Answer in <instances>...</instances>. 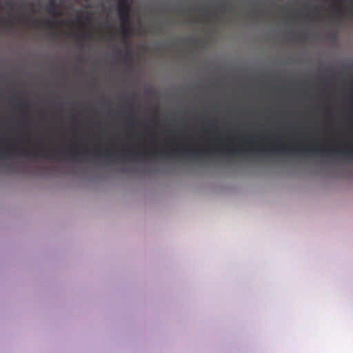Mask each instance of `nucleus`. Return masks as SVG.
I'll return each instance as SVG.
<instances>
[{
    "label": "nucleus",
    "mask_w": 353,
    "mask_h": 353,
    "mask_svg": "<svg viewBox=\"0 0 353 353\" xmlns=\"http://www.w3.org/2000/svg\"><path fill=\"white\" fill-rule=\"evenodd\" d=\"M271 139L269 135H257L254 141L256 147L254 152L257 155H269L273 151H283L284 152H290L291 154H303V152H310V154H336L341 157H347L352 158L353 157V149L350 148H343L342 149H336V148H327V149H319V148H287L285 145L279 146L274 142H272L270 146L261 148V144L267 143Z\"/></svg>",
    "instance_id": "1"
},
{
    "label": "nucleus",
    "mask_w": 353,
    "mask_h": 353,
    "mask_svg": "<svg viewBox=\"0 0 353 353\" xmlns=\"http://www.w3.org/2000/svg\"><path fill=\"white\" fill-rule=\"evenodd\" d=\"M216 141L219 143L220 147L213 150H199V149H194L192 152V155L194 157H200V155L214 154L219 157H232V155L235 154L234 145L230 135L227 134L225 137L216 135Z\"/></svg>",
    "instance_id": "2"
},
{
    "label": "nucleus",
    "mask_w": 353,
    "mask_h": 353,
    "mask_svg": "<svg viewBox=\"0 0 353 353\" xmlns=\"http://www.w3.org/2000/svg\"><path fill=\"white\" fill-rule=\"evenodd\" d=\"M199 11V18L196 19V22L210 21L212 18L219 21L222 17L232 12V5L230 0H221L212 11L210 8H201Z\"/></svg>",
    "instance_id": "3"
},
{
    "label": "nucleus",
    "mask_w": 353,
    "mask_h": 353,
    "mask_svg": "<svg viewBox=\"0 0 353 353\" xmlns=\"http://www.w3.org/2000/svg\"><path fill=\"white\" fill-rule=\"evenodd\" d=\"M117 12H119V17H120V22H121V32L124 36V42L125 37H128L130 34V7L129 6V1L128 0H119L117 1Z\"/></svg>",
    "instance_id": "4"
},
{
    "label": "nucleus",
    "mask_w": 353,
    "mask_h": 353,
    "mask_svg": "<svg viewBox=\"0 0 353 353\" xmlns=\"http://www.w3.org/2000/svg\"><path fill=\"white\" fill-rule=\"evenodd\" d=\"M20 153L23 157H38L39 158H59L60 152L57 150H52V149H42V148H38L36 150H29V149H22L20 150Z\"/></svg>",
    "instance_id": "5"
},
{
    "label": "nucleus",
    "mask_w": 353,
    "mask_h": 353,
    "mask_svg": "<svg viewBox=\"0 0 353 353\" xmlns=\"http://www.w3.org/2000/svg\"><path fill=\"white\" fill-rule=\"evenodd\" d=\"M241 94H239V99ZM237 154L239 158L243 157V105L239 101V121H238V149Z\"/></svg>",
    "instance_id": "6"
},
{
    "label": "nucleus",
    "mask_w": 353,
    "mask_h": 353,
    "mask_svg": "<svg viewBox=\"0 0 353 353\" xmlns=\"http://www.w3.org/2000/svg\"><path fill=\"white\" fill-rule=\"evenodd\" d=\"M34 21L36 23H39L41 24L42 26H48L51 28H53L55 26H64V25L70 23V22L65 21L63 20H58L56 21H53L50 19H46V20L34 19Z\"/></svg>",
    "instance_id": "7"
},
{
    "label": "nucleus",
    "mask_w": 353,
    "mask_h": 353,
    "mask_svg": "<svg viewBox=\"0 0 353 353\" xmlns=\"http://www.w3.org/2000/svg\"><path fill=\"white\" fill-rule=\"evenodd\" d=\"M47 11L49 14L55 17H59L61 12L59 10V5L55 0H49Z\"/></svg>",
    "instance_id": "8"
},
{
    "label": "nucleus",
    "mask_w": 353,
    "mask_h": 353,
    "mask_svg": "<svg viewBox=\"0 0 353 353\" xmlns=\"http://www.w3.org/2000/svg\"><path fill=\"white\" fill-rule=\"evenodd\" d=\"M152 154V155H166L167 157H170V154H168V153H165V152H162L160 154H158L157 150H150V152H145V153H140V152H135L134 153V157L135 158H138V157H141V155L144 156V158L145 159H148V154Z\"/></svg>",
    "instance_id": "9"
},
{
    "label": "nucleus",
    "mask_w": 353,
    "mask_h": 353,
    "mask_svg": "<svg viewBox=\"0 0 353 353\" xmlns=\"http://www.w3.org/2000/svg\"><path fill=\"white\" fill-rule=\"evenodd\" d=\"M333 1L334 3V6L336 8V14L337 16H341L343 14L342 5L343 3L344 0H329Z\"/></svg>",
    "instance_id": "10"
},
{
    "label": "nucleus",
    "mask_w": 353,
    "mask_h": 353,
    "mask_svg": "<svg viewBox=\"0 0 353 353\" xmlns=\"http://www.w3.org/2000/svg\"><path fill=\"white\" fill-rule=\"evenodd\" d=\"M81 155H82V153L81 152H78V150H74V149H71L68 152V158H72V157H77V158L78 159H80Z\"/></svg>",
    "instance_id": "11"
},
{
    "label": "nucleus",
    "mask_w": 353,
    "mask_h": 353,
    "mask_svg": "<svg viewBox=\"0 0 353 353\" xmlns=\"http://www.w3.org/2000/svg\"><path fill=\"white\" fill-rule=\"evenodd\" d=\"M132 50L129 48H127V49L125 50V52H124V60L127 63H130V59L132 58Z\"/></svg>",
    "instance_id": "12"
},
{
    "label": "nucleus",
    "mask_w": 353,
    "mask_h": 353,
    "mask_svg": "<svg viewBox=\"0 0 353 353\" xmlns=\"http://www.w3.org/2000/svg\"><path fill=\"white\" fill-rule=\"evenodd\" d=\"M319 9V8L317 7H314L312 8V10L311 12H310L309 14H307L305 17L306 18H309V19H313L316 17V10Z\"/></svg>",
    "instance_id": "13"
},
{
    "label": "nucleus",
    "mask_w": 353,
    "mask_h": 353,
    "mask_svg": "<svg viewBox=\"0 0 353 353\" xmlns=\"http://www.w3.org/2000/svg\"><path fill=\"white\" fill-rule=\"evenodd\" d=\"M16 19H17L16 17L12 16L8 20L0 19V23L5 22L7 24H10L11 22L15 21Z\"/></svg>",
    "instance_id": "14"
},
{
    "label": "nucleus",
    "mask_w": 353,
    "mask_h": 353,
    "mask_svg": "<svg viewBox=\"0 0 353 353\" xmlns=\"http://www.w3.org/2000/svg\"><path fill=\"white\" fill-rule=\"evenodd\" d=\"M88 154L90 155H92L93 157H100L99 150H89Z\"/></svg>",
    "instance_id": "15"
},
{
    "label": "nucleus",
    "mask_w": 353,
    "mask_h": 353,
    "mask_svg": "<svg viewBox=\"0 0 353 353\" xmlns=\"http://www.w3.org/2000/svg\"><path fill=\"white\" fill-rule=\"evenodd\" d=\"M103 155L106 157H111L112 155V152L110 150V149H106V150L103 152Z\"/></svg>",
    "instance_id": "16"
},
{
    "label": "nucleus",
    "mask_w": 353,
    "mask_h": 353,
    "mask_svg": "<svg viewBox=\"0 0 353 353\" xmlns=\"http://www.w3.org/2000/svg\"><path fill=\"white\" fill-rule=\"evenodd\" d=\"M5 5H6V6L8 8H9V9H10V10H12L14 9V5H13V3H11V2H9V1H8V2H6Z\"/></svg>",
    "instance_id": "17"
},
{
    "label": "nucleus",
    "mask_w": 353,
    "mask_h": 353,
    "mask_svg": "<svg viewBox=\"0 0 353 353\" xmlns=\"http://www.w3.org/2000/svg\"><path fill=\"white\" fill-rule=\"evenodd\" d=\"M6 157V152H0V157L2 159H4Z\"/></svg>",
    "instance_id": "18"
},
{
    "label": "nucleus",
    "mask_w": 353,
    "mask_h": 353,
    "mask_svg": "<svg viewBox=\"0 0 353 353\" xmlns=\"http://www.w3.org/2000/svg\"><path fill=\"white\" fill-rule=\"evenodd\" d=\"M265 3H274L275 0H263Z\"/></svg>",
    "instance_id": "19"
},
{
    "label": "nucleus",
    "mask_w": 353,
    "mask_h": 353,
    "mask_svg": "<svg viewBox=\"0 0 353 353\" xmlns=\"http://www.w3.org/2000/svg\"><path fill=\"white\" fill-rule=\"evenodd\" d=\"M91 37H92V36H88V35H87V34H83V35L81 37L82 39H83V40H86V39H89V38H91Z\"/></svg>",
    "instance_id": "20"
},
{
    "label": "nucleus",
    "mask_w": 353,
    "mask_h": 353,
    "mask_svg": "<svg viewBox=\"0 0 353 353\" xmlns=\"http://www.w3.org/2000/svg\"><path fill=\"white\" fill-rule=\"evenodd\" d=\"M9 150L10 151H12V152H14L15 154V152H17V149L16 148H14V146H12V148H10Z\"/></svg>",
    "instance_id": "21"
},
{
    "label": "nucleus",
    "mask_w": 353,
    "mask_h": 353,
    "mask_svg": "<svg viewBox=\"0 0 353 353\" xmlns=\"http://www.w3.org/2000/svg\"><path fill=\"white\" fill-rule=\"evenodd\" d=\"M27 105L26 103H20L18 105V106L19 107V108L21 110L22 109V107L23 106H26Z\"/></svg>",
    "instance_id": "22"
},
{
    "label": "nucleus",
    "mask_w": 353,
    "mask_h": 353,
    "mask_svg": "<svg viewBox=\"0 0 353 353\" xmlns=\"http://www.w3.org/2000/svg\"><path fill=\"white\" fill-rule=\"evenodd\" d=\"M292 37H293L294 39H298V38H299L300 36H299V34H294L292 35Z\"/></svg>",
    "instance_id": "23"
},
{
    "label": "nucleus",
    "mask_w": 353,
    "mask_h": 353,
    "mask_svg": "<svg viewBox=\"0 0 353 353\" xmlns=\"http://www.w3.org/2000/svg\"><path fill=\"white\" fill-rule=\"evenodd\" d=\"M245 137H244V143H245ZM243 152H244V157H245V154H246V149H245V145H244V150H243Z\"/></svg>",
    "instance_id": "24"
},
{
    "label": "nucleus",
    "mask_w": 353,
    "mask_h": 353,
    "mask_svg": "<svg viewBox=\"0 0 353 353\" xmlns=\"http://www.w3.org/2000/svg\"><path fill=\"white\" fill-rule=\"evenodd\" d=\"M121 154L123 155H126L128 154V152L126 150H121Z\"/></svg>",
    "instance_id": "25"
},
{
    "label": "nucleus",
    "mask_w": 353,
    "mask_h": 353,
    "mask_svg": "<svg viewBox=\"0 0 353 353\" xmlns=\"http://www.w3.org/2000/svg\"><path fill=\"white\" fill-rule=\"evenodd\" d=\"M172 154H179V152H177V150H172Z\"/></svg>",
    "instance_id": "26"
},
{
    "label": "nucleus",
    "mask_w": 353,
    "mask_h": 353,
    "mask_svg": "<svg viewBox=\"0 0 353 353\" xmlns=\"http://www.w3.org/2000/svg\"><path fill=\"white\" fill-rule=\"evenodd\" d=\"M77 20L78 23H80V21H81L80 17H77Z\"/></svg>",
    "instance_id": "27"
},
{
    "label": "nucleus",
    "mask_w": 353,
    "mask_h": 353,
    "mask_svg": "<svg viewBox=\"0 0 353 353\" xmlns=\"http://www.w3.org/2000/svg\"><path fill=\"white\" fill-rule=\"evenodd\" d=\"M85 20L88 21V22H90V19L88 17H85Z\"/></svg>",
    "instance_id": "28"
},
{
    "label": "nucleus",
    "mask_w": 353,
    "mask_h": 353,
    "mask_svg": "<svg viewBox=\"0 0 353 353\" xmlns=\"http://www.w3.org/2000/svg\"><path fill=\"white\" fill-rule=\"evenodd\" d=\"M83 1H89V0H83Z\"/></svg>",
    "instance_id": "29"
},
{
    "label": "nucleus",
    "mask_w": 353,
    "mask_h": 353,
    "mask_svg": "<svg viewBox=\"0 0 353 353\" xmlns=\"http://www.w3.org/2000/svg\"><path fill=\"white\" fill-rule=\"evenodd\" d=\"M243 110H244V111L245 110V108H243Z\"/></svg>",
    "instance_id": "30"
}]
</instances>
